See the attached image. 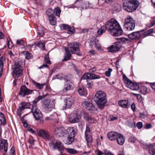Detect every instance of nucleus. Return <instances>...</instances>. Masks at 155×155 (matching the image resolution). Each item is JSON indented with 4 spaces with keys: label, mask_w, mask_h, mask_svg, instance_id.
I'll return each mask as SVG.
<instances>
[{
    "label": "nucleus",
    "mask_w": 155,
    "mask_h": 155,
    "mask_svg": "<svg viewBox=\"0 0 155 155\" xmlns=\"http://www.w3.org/2000/svg\"><path fill=\"white\" fill-rule=\"evenodd\" d=\"M106 30H107L114 37L120 36L123 33L122 29L119 23L114 18H112L107 21L105 26H101L97 30V34L101 35L105 32Z\"/></svg>",
    "instance_id": "f257e3e1"
},
{
    "label": "nucleus",
    "mask_w": 155,
    "mask_h": 155,
    "mask_svg": "<svg viewBox=\"0 0 155 155\" xmlns=\"http://www.w3.org/2000/svg\"><path fill=\"white\" fill-rule=\"evenodd\" d=\"M94 99L98 107L101 110H102L107 101L105 93L101 91H97L95 94Z\"/></svg>",
    "instance_id": "f03ea898"
},
{
    "label": "nucleus",
    "mask_w": 155,
    "mask_h": 155,
    "mask_svg": "<svg viewBox=\"0 0 155 155\" xmlns=\"http://www.w3.org/2000/svg\"><path fill=\"white\" fill-rule=\"evenodd\" d=\"M45 95L39 96L36 99L32 101V107L31 110L33 113V116L37 120H38L42 117V115L41 112L36 105V104L40 100L45 97Z\"/></svg>",
    "instance_id": "7ed1b4c3"
},
{
    "label": "nucleus",
    "mask_w": 155,
    "mask_h": 155,
    "mask_svg": "<svg viewBox=\"0 0 155 155\" xmlns=\"http://www.w3.org/2000/svg\"><path fill=\"white\" fill-rule=\"evenodd\" d=\"M124 9L129 12H132L136 9V0H123Z\"/></svg>",
    "instance_id": "20e7f679"
},
{
    "label": "nucleus",
    "mask_w": 155,
    "mask_h": 155,
    "mask_svg": "<svg viewBox=\"0 0 155 155\" xmlns=\"http://www.w3.org/2000/svg\"><path fill=\"white\" fill-rule=\"evenodd\" d=\"M69 51L72 54H76L78 55H81L80 51L79 49V45L78 43L74 42L71 43L68 45Z\"/></svg>",
    "instance_id": "39448f33"
},
{
    "label": "nucleus",
    "mask_w": 155,
    "mask_h": 155,
    "mask_svg": "<svg viewBox=\"0 0 155 155\" xmlns=\"http://www.w3.org/2000/svg\"><path fill=\"white\" fill-rule=\"evenodd\" d=\"M12 75L15 78L20 77L22 74L23 71L21 65L18 63H15L13 67Z\"/></svg>",
    "instance_id": "423d86ee"
},
{
    "label": "nucleus",
    "mask_w": 155,
    "mask_h": 155,
    "mask_svg": "<svg viewBox=\"0 0 155 155\" xmlns=\"http://www.w3.org/2000/svg\"><path fill=\"white\" fill-rule=\"evenodd\" d=\"M123 79L127 87L132 91L136 90L135 85L124 75H123Z\"/></svg>",
    "instance_id": "0eeeda50"
},
{
    "label": "nucleus",
    "mask_w": 155,
    "mask_h": 155,
    "mask_svg": "<svg viewBox=\"0 0 155 155\" xmlns=\"http://www.w3.org/2000/svg\"><path fill=\"white\" fill-rule=\"evenodd\" d=\"M55 103L54 100L49 101L46 100L44 102V109L47 111H51L54 107Z\"/></svg>",
    "instance_id": "6e6552de"
},
{
    "label": "nucleus",
    "mask_w": 155,
    "mask_h": 155,
    "mask_svg": "<svg viewBox=\"0 0 155 155\" xmlns=\"http://www.w3.org/2000/svg\"><path fill=\"white\" fill-rule=\"evenodd\" d=\"M33 91L32 90L28 89L25 85H23L20 88L19 95L22 97H24L26 95L31 94Z\"/></svg>",
    "instance_id": "1a4fd4ad"
},
{
    "label": "nucleus",
    "mask_w": 155,
    "mask_h": 155,
    "mask_svg": "<svg viewBox=\"0 0 155 155\" xmlns=\"http://www.w3.org/2000/svg\"><path fill=\"white\" fill-rule=\"evenodd\" d=\"M66 130L61 127H57L55 129L54 133L57 137H60L66 135Z\"/></svg>",
    "instance_id": "9d476101"
},
{
    "label": "nucleus",
    "mask_w": 155,
    "mask_h": 155,
    "mask_svg": "<svg viewBox=\"0 0 155 155\" xmlns=\"http://www.w3.org/2000/svg\"><path fill=\"white\" fill-rule=\"evenodd\" d=\"M52 10L51 9H48L46 12L47 15L49 16V21L50 23L52 25H54L56 23V19L52 13Z\"/></svg>",
    "instance_id": "9b49d317"
},
{
    "label": "nucleus",
    "mask_w": 155,
    "mask_h": 155,
    "mask_svg": "<svg viewBox=\"0 0 155 155\" xmlns=\"http://www.w3.org/2000/svg\"><path fill=\"white\" fill-rule=\"evenodd\" d=\"M121 44L119 42H116L114 44L107 48L108 51L115 52L118 51L120 49Z\"/></svg>",
    "instance_id": "f8f14e48"
},
{
    "label": "nucleus",
    "mask_w": 155,
    "mask_h": 155,
    "mask_svg": "<svg viewBox=\"0 0 155 155\" xmlns=\"http://www.w3.org/2000/svg\"><path fill=\"white\" fill-rule=\"evenodd\" d=\"M81 114L83 119L87 122L91 124L95 123V121L94 119L90 116L87 113L84 111H82Z\"/></svg>",
    "instance_id": "ddd939ff"
},
{
    "label": "nucleus",
    "mask_w": 155,
    "mask_h": 155,
    "mask_svg": "<svg viewBox=\"0 0 155 155\" xmlns=\"http://www.w3.org/2000/svg\"><path fill=\"white\" fill-rule=\"evenodd\" d=\"M65 104L63 106V109L66 110L69 108L73 104L74 101L71 97H67L65 99Z\"/></svg>",
    "instance_id": "4468645a"
},
{
    "label": "nucleus",
    "mask_w": 155,
    "mask_h": 155,
    "mask_svg": "<svg viewBox=\"0 0 155 155\" xmlns=\"http://www.w3.org/2000/svg\"><path fill=\"white\" fill-rule=\"evenodd\" d=\"M38 135L40 137H42L46 140L49 139V134L48 132L43 129H39L37 130Z\"/></svg>",
    "instance_id": "2eb2a0df"
},
{
    "label": "nucleus",
    "mask_w": 155,
    "mask_h": 155,
    "mask_svg": "<svg viewBox=\"0 0 155 155\" xmlns=\"http://www.w3.org/2000/svg\"><path fill=\"white\" fill-rule=\"evenodd\" d=\"M82 106L88 110L92 111L95 110V107L91 101H84L82 102Z\"/></svg>",
    "instance_id": "dca6fc26"
},
{
    "label": "nucleus",
    "mask_w": 155,
    "mask_h": 155,
    "mask_svg": "<svg viewBox=\"0 0 155 155\" xmlns=\"http://www.w3.org/2000/svg\"><path fill=\"white\" fill-rule=\"evenodd\" d=\"M8 143L6 140H1L0 142V150L2 152H7L8 149Z\"/></svg>",
    "instance_id": "f3484780"
},
{
    "label": "nucleus",
    "mask_w": 155,
    "mask_h": 155,
    "mask_svg": "<svg viewBox=\"0 0 155 155\" xmlns=\"http://www.w3.org/2000/svg\"><path fill=\"white\" fill-rule=\"evenodd\" d=\"M118 105L121 107L128 108L130 105V101L129 100H121L119 101L118 103Z\"/></svg>",
    "instance_id": "a211bd4d"
},
{
    "label": "nucleus",
    "mask_w": 155,
    "mask_h": 155,
    "mask_svg": "<svg viewBox=\"0 0 155 155\" xmlns=\"http://www.w3.org/2000/svg\"><path fill=\"white\" fill-rule=\"evenodd\" d=\"M137 90H140L141 93L143 94H145L150 92L149 90L144 86H140L138 83H136V91Z\"/></svg>",
    "instance_id": "6ab92c4d"
},
{
    "label": "nucleus",
    "mask_w": 155,
    "mask_h": 155,
    "mask_svg": "<svg viewBox=\"0 0 155 155\" xmlns=\"http://www.w3.org/2000/svg\"><path fill=\"white\" fill-rule=\"evenodd\" d=\"M66 134H68V135L74 137L75 136L77 135V130L76 128L74 127H70L66 130Z\"/></svg>",
    "instance_id": "aec40b11"
},
{
    "label": "nucleus",
    "mask_w": 155,
    "mask_h": 155,
    "mask_svg": "<svg viewBox=\"0 0 155 155\" xmlns=\"http://www.w3.org/2000/svg\"><path fill=\"white\" fill-rule=\"evenodd\" d=\"M30 107V104L29 103L24 102H22L20 104L18 108V110L21 112L23 110L29 108Z\"/></svg>",
    "instance_id": "412c9836"
},
{
    "label": "nucleus",
    "mask_w": 155,
    "mask_h": 155,
    "mask_svg": "<svg viewBox=\"0 0 155 155\" xmlns=\"http://www.w3.org/2000/svg\"><path fill=\"white\" fill-rule=\"evenodd\" d=\"M119 134L114 132H110L107 134V137L109 140H115L119 135Z\"/></svg>",
    "instance_id": "4be33fe9"
},
{
    "label": "nucleus",
    "mask_w": 155,
    "mask_h": 155,
    "mask_svg": "<svg viewBox=\"0 0 155 155\" xmlns=\"http://www.w3.org/2000/svg\"><path fill=\"white\" fill-rule=\"evenodd\" d=\"M147 147L149 153L151 155H155V143L149 144Z\"/></svg>",
    "instance_id": "5701e85b"
},
{
    "label": "nucleus",
    "mask_w": 155,
    "mask_h": 155,
    "mask_svg": "<svg viewBox=\"0 0 155 155\" xmlns=\"http://www.w3.org/2000/svg\"><path fill=\"white\" fill-rule=\"evenodd\" d=\"M61 29L63 30H66L70 33H73L74 32L75 30L73 28H72L69 25L65 24H63L60 26Z\"/></svg>",
    "instance_id": "b1692460"
},
{
    "label": "nucleus",
    "mask_w": 155,
    "mask_h": 155,
    "mask_svg": "<svg viewBox=\"0 0 155 155\" xmlns=\"http://www.w3.org/2000/svg\"><path fill=\"white\" fill-rule=\"evenodd\" d=\"M81 117L80 116H71L68 119V121L71 123H74L79 122Z\"/></svg>",
    "instance_id": "393cba45"
},
{
    "label": "nucleus",
    "mask_w": 155,
    "mask_h": 155,
    "mask_svg": "<svg viewBox=\"0 0 155 155\" xmlns=\"http://www.w3.org/2000/svg\"><path fill=\"white\" fill-rule=\"evenodd\" d=\"M65 53L64 58L63 60V61H66L69 60L71 57V54L69 51V48L67 47L65 48Z\"/></svg>",
    "instance_id": "a878e982"
},
{
    "label": "nucleus",
    "mask_w": 155,
    "mask_h": 155,
    "mask_svg": "<svg viewBox=\"0 0 155 155\" xmlns=\"http://www.w3.org/2000/svg\"><path fill=\"white\" fill-rule=\"evenodd\" d=\"M116 139L117 143L119 145H123L125 141V139L123 135L120 134H119Z\"/></svg>",
    "instance_id": "bb28decb"
},
{
    "label": "nucleus",
    "mask_w": 155,
    "mask_h": 155,
    "mask_svg": "<svg viewBox=\"0 0 155 155\" xmlns=\"http://www.w3.org/2000/svg\"><path fill=\"white\" fill-rule=\"evenodd\" d=\"M74 137L68 135V137L64 139V143L67 144H70L74 141Z\"/></svg>",
    "instance_id": "cd10ccee"
},
{
    "label": "nucleus",
    "mask_w": 155,
    "mask_h": 155,
    "mask_svg": "<svg viewBox=\"0 0 155 155\" xmlns=\"http://www.w3.org/2000/svg\"><path fill=\"white\" fill-rule=\"evenodd\" d=\"M85 139L87 141L88 147L90 146L92 141V138L91 134H85Z\"/></svg>",
    "instance_id": "c85d7f7f"
},
{
    "label": "nucleus",
    "mask_w": 155,
    "mask_h": 155,
    "mask_svg": "<svg viewBox=\"0 0 155 155\" xmlns=\"http://www.w3.org/2000/svg\"><path fill=\"white\" fill-rule=\"evenodd\" d=\"M78 91L79 94L81 96H86L87 94L86 88L83 87H80Z\"/></svg>",
    "instance_id": "c756f323"
},
{
    "label": "nucleus",
    "mask_w": 155,
    "mask_h": 155,
    "mask_svg": "<svg viewBox=\"0 0 155 155\" xmlns=\"http://www.w3.org/2000/svg\"><path fill=\"white\" fill-rule=\"evenodd\" d=\"M71 83L70 81L66 82L65 84L64 87L63 89L64 91H66L68 90H70L72 88V86L71 85Z\"/></svg>",
    "instance_id": "7c9ffc66"
},
{
    "label": "nucleus",
    "mask_w": 155,
    "mask_h": 155,
    "mask_svg": "<svg viewBox=\"0 0 155 155\" xmlns=\"http://www.w3.org/2000/svg\"><path fill=\"white\" fill-rule=\"evenodd\" d=\"M135 21L133 18L130 16H128L125 20L124 26H125L130 23L131 22H134Z\"/></svg>",
    "instance_id": "2f4dec72"
},
{
    "label": "nucleus",
    "mask_w": 155,
    "mask_h": 155,
    "mask_svg": "<svg viewBox=\"0 0 155 155\" xmlns=\"http://www.w3.org/2000/svg\"><path fill=\"white\" fill-rule=\"evenodd\" d=\"M6 123L5 117L4 114L0 112V126L5 125Z\"/></svg>",
    "instance_id": "473e14b6"
},
{
    "label": "nucleus",
    "mask_w": 155,
    "mask_h": 155,
    "mask_svg": "<svg viewBox=\"0 0 155 155\" xmlns=\"http://www.w3.org/2000/svg\"><path fill=\"white\" fill-rule=\"evenodd\" d=\"M135 21L134 22H131L130 23L128 24V25L125 26L127 29L128 31H132L135 28Z\"/></svg>",
    "instance_id": "72a5a7b5"
},
{
    "label": "nucleus",
    "mask_w": 155,
    "mask_h": 155,
    "mask_svg": "<svg viewBox=\"0 0 155 155\" xmlns=\"http://www.w3.org/2000/svg\"><path fill=\"white\" fill-rule=\"evenodd\" d=\"M32 82L33 84H34L36 87L39 89L41 90L43 88V87L45 85V83L43 84H40L39 83L36 82L34 81H32Z\"/></svg>",
    "instance_id": "f704fd0d"
},
{
    "label": "nucleus",
    "mask_w": 155,
    "mask_h": 155,
    "mask_svg": "<svg viewBox=\"0 0 155 155\" xmlns=\"http://www.w3.org/2000/svg\"><path fill=\"white\" fill-rule=\"evenodd\" d=\"M35 45L39 47L41 50L45 49V45L44 42H35Z\"/></svg>",
    "instance_id": "c9c22d12"
},
{
    "label": "nucleus",
    "mask_w": 155,
    "mask_h": 155,
    "mask_svg": "<svg viewBox=\"0 0 155 155\" xmlns=\"http://www.w3.org/2000/svg\"><path fill=\"white\" fill-rule=\"evenodd\" d=\"M5 58L3 57H1L0 58V77H1L2 71V68L3 66V62Z\"/></svg>",
    "instance_id": "e433bc0d"
},
{
    "label": "nucleus",
    "mask_w": 155,
    "mask_h": 155,
    "mask_svg": "<svg viewBox=\"0 0 155 155\" xmlns=\"http://www.w3.org/2000/svg\"><path fill=\"white\" fill-rule=\"evenodd\" d=\"M38 33L40 36H42L44 33L45 29L40 27H38Z\"/></svg>",
    "instance_id": "4c0bfd02"
},
{
    "label": "nucleus",
    "mask_w": 155,
    "mask_h": 155,
    "mask_svg": "<svg viewBox=\"0 0 155 155\" xmlns=\"http://www.w3.org/2000/svg\"><path fill=\"white\" fill-rule=\"evenodd\" d=\"M113 10L114 11L118 12L120 11L121 9L120 5L117 4H114L113 5Z\"/></svg>",
    "instance_id": "58836bf2"
},
{
    "label": "nucleus",
    "mask_w": 155,
    "mask_h": 155,
    "mask_svg": "<svg viewBox=\"0 0 155 155\" xmlns=\"http://www.w3.org/2000/svg\"><path fill=\"white\" fill-rule=\"evenodd\" d=\"M23 54L26 58L29 59L31 58H32L33 55L32 54L29 53L28 51H24L23 52Z\"/></svg>",
    "instance_id": "ea45409f"
},
{
    "label": "nucleus",
    "mask_w": 155,
    "mask_h": 155,
    "mask_svg": "<svg viewBox=\"0 0 155 155\" xmlns=\"http://www.w3.org/2000/svg\"><path fill=\"white\" fill-rule=\"evenodd\" d=\"M66 150L68 152L71 154H74L78 152L76 150L73 148H66Z\"/></svg>",
    "instance_id": "a19ab883"
},
{
    "label": "nucleus",
    "mask_w": 155,
    "mask_h": 155,
    "mask_svg": "<svg viewBox=\"0 0 155 155\" xmlns=\"http://www.w3.org/2000/svg\"><path fill=\"white\" fill-rule=\"evenodd\" d=\"M90 125L87 124L86 125V129L85 132V134H91V132L90 130Z\"/></svg>",
    "instance_id": "79ce46f5"
},
{
    "label": "nucleus",
    "mask_w": 155,
    "mask_h": 155,
    "mask_svg": "<svg viewBox=\"0 0 155 155\" xmlns=\"http://www.w3.org/2000/svg\"><path fill=\"white\" fill-rule=\"evenodd\" d=\"M126 123L129 126L131 127H133L135 126V122L133 120L127 121Z\"/></svg>",
    "instance_id": "37998d69"
},
{
    "label": "nucleus",
    "mask_w": 155,
    "mask_h": 155,
    "mask_svg": "<svg viewBox=\"0 0 155 155\" xmlns=\"http://www.w3.org/2000/svg\"><path fill=\"white\" fill-rule=\"evenodd\" d=\"M99 41L97 39H95L94 40L91 41H90V45L92 48L95 47L96 45Z\"/></svg>",
    "instance_id": "c03bdc74"
},
{
    "label": "nucleus",
    "mask_w": 155,
    "mask_h": 155,
    "mask_svg": "<svg viewBox=\"0 0 155 155\" xmlns=\"http://www.w3.org/2000/svg\"><path fill=\"white\" fill-rule=\"evenodd\" d=\"M136 98L138 101V102L142 104H143V99L141 95L139 94H136Z\"/></svg>",
    "instance_id": "a18cd8bd"
},
{
    "label": "nucleus",
    "mask_w": 155,
    "mask_h": 155,
    "mask_svg": "<svg viewBox=\"0 0 155 155\" xmlns=\"http://www.w3.org/2000/svg\"><path fill=\"white\" fill-rule=\"evenodd\" d=\"M120 40L123 44H128L130 41L129 39L124 37L120 38Z\"/></svg>",
    "instance_id": "49530a36"
},
{
    "label": "nucleus",
    "mask_w": 155,
    "mask_h": 155,
    "mask_svg": "<svg viewBox=\"0 0 155 155\" xmlns=\"http://www.w3.org/2000/svg\"><path fill=\"white\" fill-rule=\"evenodd\" d=\"M89 76H90V79H97L100 78V76L99 75H96L91 73H90Z\"/></svg>",
    "instance_id": "de8ad7c7"
},
{
    "label": "nucleus",
    "mask_w": 155,
    "mask_h": 155,
    "mask_svg": "<svg viewBox=\"0 0 155 155\" xmlns=\"http://www.w3.org/2000/svg\"><path fill=\"white\" fill-rule=\"evenodd\" d=\"M54 13L57 16L59 17L61 12V10L58 7L55 8L54 9Z\"/></svg>",
    "instance_id": "09e8293b"
},
{
    "label": "nucleus",
    "mask_w": 155,
    "mask_h": 155,
    "mask_svg": "<svg viewBox=\"0 0 155 155\" xmlns=\"http://www.w3.org/2000/svg\"><path fill=\"white\" fill-rule=\"evenodd\" d=\"M128 37L129 38L132 40L135 39L136 38V32H134L129 34Z\"/></svg>",
    "instance_id": "8fccbe9b"
},
{
    "label": "nucleus",
    "mask_w": 155,
    "mask_h": 155,
    "mask_svg": "<svg viewBox=\"0 0 155 155\" xmlns=\"http://www.w3.org/2000/svg\"><path fill=\"white\" fill-rule=\"evenodd\" d=\"M90 73H86L81 77V80H84L90 79Z\"/></svg>",
    "instance_id": "3c124183"
},
{
    "label": "nucleus",
    "mask_w": 155,
    "mask_h": 155,
    "mask_svg": "<svg viewBox=\"0 0 155 155\" xmlns=\"http://www.w3.org/2000/svg\"><path fill=\"white\" fill-rule=\"evenodd\" d=\"M44 60L45 61V62L49 64H51V62L50 61L49 58V56H48V54H47L45 56L44 58Z\"/></svg>",
    "instance_id": "603ef678"
},
{
    "label": "nucleus",
    "mask_w": 155,
    "mask_h": 155,
    "mask_svg": "<svg viewBox=\"0 0 155 155\" xmlns=\"http://www.w3.org/2000/svg\"><path fill=\"white\" fill-rule=\"evenodd\" d=\"M62 76V74H61V75H60V74H56L53 77V79L54 80L56 79H58L61 80L63 78Z\"/></svg>",
    "instance_id": "864d4df0"
},
{
    "label": "nucleus",
    "mask_w": 155,
    "mask_h": 155,
    "mask_svg": "<svg viewBox=\"0 0 155 155\" xmlns=\"http://www.w3.org/2000/svg\"><path fill=\"white\" fill-rule=\"evenodd\" d=\"M112 70L111 68H109L107 71H106L105 72V75L107 77H109L111 74V73L112 71Z\"/></svg>",
    "instance_id": "5fc2aeb1"
},
{
    "label": "nucleus",
    "mask_w": 155,
    "mask_h": 155,
    "mask_svg": "<svg viewBox=\"0 0 155 155\" xmlns=\"http://www.w3.org/2000/svg\"><path fill=\"white\" fill-rule=\"evenodd\" d=\"M87 87L88 88H91L93 86V84L92 81L91 80L88 81H87Z\"/></svg>",
    "instance_id": "6e6d98bb"
},
{
    "label": "nucleus",
    "mask_w": 155,
    "mask_h": 155,
    "mask_svg": "<svg viewBox=\"0 0 155 155\" xmlns=\"http://www.w3.org/2000/svg\"><path fill=\"white\" fill-rule=\"evenodd\" d=\"M95 48H96L99 51H101L103 50L101 45L99 44L98 42L96 45Z\"/></svg>",
    "instance_id": "4d7b16f0"
},
{
    "label": "nucleus",
    "mask_w": 155,
    "mask_h": 155,
    "mask_svg": "<svg viewBox=\"0 0 155 155\" xmlns=\"http://www.w3.org/2000/svg\"><path fill=\"white\" fill-rule=\"evenodd\" d=\"M136 127L139 129H141L143 127V124L141 122H139L136 124Z\"/></svg>",
    "instance_id": "13d9d810"
},
{
    "label": "nucleus",
    "mask_w": 155,
    "mask_h": 155,
    "mask_svg": "<svg viewBox=\"0 0 155 155\" xmlns=\"http://www.w3.org/2000/svg\"><path fill=\"white\" fill-rule=\"evenodd\" d=\"M117 119V117L116 116H114L112 115H110L109 116V120L111 121H113L116 120Z\"/></svg>",
    "instance_id": "bf43d9fd"
},
{
    "label": "nucleus",
    "mask_w": 155,
    "mask_h": 155,
    "mask_svg": "<svg viewBox=\"0 0 155 155\" xmlns=\"http://www.w3.org/2000/svg\"><path fill=\"white\" fill-rule=\"evenodd\" d=\"M8 47L9 49H11L13 46V44L12 41H10V40H8Z\"/></svg>",
    "instance_id": "052dcab7"
},
{
    "label": "nucleus",
    "mask_w": 155,
    "mask_h": 155,
    "mask_svg": "<svg viewBox=\"0 0 155 155\" xmlns=\"http://www.w3.org/2000/svg\"><path fill=\"white\" fill-rule=\"evenodd\" d=\"M154 32V30L152 28L150 29L147 31L145 32V34L146 35H148L151 34V33H153Z\"/></svg>",
    "instance_id": "680f3d73"
},
{
    "label": "nucleus",
    "mask_w": 155,
    "mask_h": 155,
    "mask_svg": "<svg viewBox=\"0 0 155 155\" xmlns=\"http://www.w3.org/2000/svg\"><path fill=\"white\" fill-rule=\"evenodd\" d=\"M24 42L21 40H18L16 41V43L17 45H22L24 44Z\"/></svg>",
    "instance_id": "e2e57ef3"
},
{
    "label": "nucleus",
    "mask_w": 155,
    "mask_h": 155,
    "mask_svg": "<svg viewBox=\"0 0 155 155\" xmlns=\"http://www.w3.org/2000/svg\"><path fill=\"white\" fill-rule=\"evenodd\" d=\"M84 124V121H81L79 122L78 123V126L79 127L82 128Z\"/></svg>",
    "instance_id": "0e129e2a"
},
{
    "label": "nucleus",
    "mask_w": 155,
    "mask_h": 155,
    "mask_svg": "<svg viewBox=\"0 0 155 155\" xmlns=\"http://www.w3.org/2000/svg\"><path fill=\"white\" fill-rule=\"evenodd\" d=\"M142 35V34H141L139 31H136V39L139 38Z\"/></svg>",
    "instance_id": "69168bd1"
},
{
    "label": "nucleus",
    "mask_w": 155,
    "mask_h": 155,
    "mask_svg": "<svg viewBox=\"0 0 155 155\" xmlns=\"http://www.w3.org/2000/svg\"><path fill=\"white\" fill-rule=\"evenodd\" d=\"M140 116L139 117L140 118H143L146 117V115L144 113H140Z\"/></svg>",
    "instance_id": "338daca9"
},
{
    "label": "nucleus",
    "mask_w": 155,
    "mask_h": 155,
    "mask_svg": "<svg viewBox=\"0 0 155 155\" xmlns=\"http://www.w3.org/2000/svg\"><path fill=\"white\" fill-rule=\"evenodd\" d=\"M135 141V139L134 138L130 137L129 140V142L131 143H134Z\"/></svg>",
    "instance_id": "774afa93"
}]
</instances>
